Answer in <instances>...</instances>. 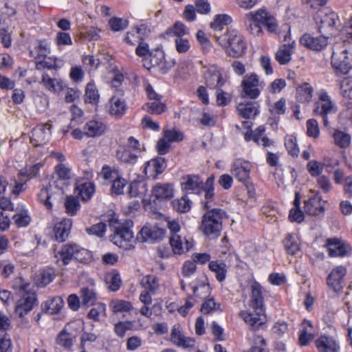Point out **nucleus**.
<instances>
[{"instance_id":"0eeeda50","label":"nucleus","mask_w":352,"mask_h":352,"mask_svg":"<svg viewBox=\"0 0 352 352\" xmlns=\"http://www.w3.org/2000/svg\"><path fill=\"white\" fill-rule=\"evenodd\" d=\"M314 21L318 32L328 37L336 32L339 20L336 12L324 8L316 12L314 15Z\"/></svg>"},{"instance_id":"393cba45","label":"nucleus","mask_w":352,"mask_h":352,"mask_svg":"<svg viewBox=\"0 0 352 352\" xmlns=\"http://www.w3.org/2000/svg\"><path fill=\"white\" fill-rule=\"evenodd\" d=\"M314 339V329L311 321L303 320L298 331V344L301 346L309 345Z\"/></svg>"},{"instance_id":"13d9d810","label":"nucleus","mask_w":352,"mask_h":352,"mask_svg":"<svg viewBox=\"0 0 352 352\" xmlns=\"http://www.w3.org/2000/svg\"><path fill=\"white\" fill-rule=\"evenodd\" d=\"M75 260L82 263H88L92 261L91 252L77 244Z\"/></svg>"},{"instance_id":"052dcab7","label":"nucleus","mask_w":352,"mask_h":352,"mask_svg":"<svg viewBox=\"0 0 352 352\" xmlns=\"http://www.w3.org/2000/svg\"><path fill=\"white\" fill-rule=\"evenodd\" d=\"M220 304L215 302L213 297L206 298L201 305L200 311L204 314H208L215 310H221Z\"/></svg>"},{"instance_id":"a18cd8bd","label":"nucleus","mask_w":352,"mask_h":352,"mask_svg":"<svg viewBox=\"0 0 352 352\" xmlns=\"http://www.w3.org/2000/svg\"><path fill=\"white\" fill-rule=\"evenodd\" d=\"M74 336L63 329L58 334L56 342L65 349H70L74 343Z\"/></svg>"},{"instance_id":"79ce46f5","label":"nucleus","mask_w":352,"mask_h":352,"mask_svg":"<svg viewBox=\"0 0 352 352\" xmlns=\"http://www.w3.org/2000/svg\"><path fill=\"white\" fill-rule=\"evenodd\" d=\"M109 307L113 313L128 312L133 308L131 302L120 299L111 300Z\"/></svg>"},{"instance_id":"774afa93","label":"nucleus","mask_w":352,"mask_h":352,"mask_svg":"<svg viewBox=\"0 0 352 352\" xmlns=\"http://www.w3.org/2000/svg\"><path fill=\"white\" fill-rule=\"evenodd\" d=\"M193 295L201 299H206L210 295L211 289L209 284H201L199 286L192 287Z\"/></svg>"},{"instance_id":"2eb2a0df","label":"nucleus","mask_w":352,"mask_h":352,"mask_svg":"<svg viewBox=\"0 0 352 352\" xmlns=\"http://www.w3.org/2000/svg\"><path fill=\"white\" fill-rule=\"evenodd\" d=\"M346 274V267L340 265L335 267L327 277L328 286L338 294L342 292L344 278Z\"/></svg>"},{"instance_id":"3c124183","label":"nucleus","mask_w":352,"mask_h":352,"mask_svg":"<svg viewBox=\"0 0 352 352\" xmlns=\"http://www.w3.org/2000/svg\"><path fill=\"white\" fill-rule=\"evenodd\" d=\"M333 139L336 145L341 148H346L349 146L351 137L347 133L341 131H336L333 133Z\"/></svg>"},{"instance_id":"6e6552de","label":"nucleus","mask_w":352,"mask_h":352,"mask_svg":"<svg viewBox=\"0 0 352 352\" xmlns=\"http://www.w3.org/2000/svg\"><path fill=\"white\" fill-rule=\"evenodd\" d=\"M318 100L315 102L314 113L322 118L323 124L328 126L329 118L337 111V107L330 96L324 89H320L318 93Z\"/></svg>"},{"instance_id":"de8ad7c7","label":"nucleus","mask_w":352,"mask_h":352,"mask_svg":"<svg viewBox=\"0 0 352 352\" xmlns=\"http://www.w3.org/2000/svg\"><path fill=\"white\" fill-rule=\"evenodd\" d=\"M314 88L309 83H304L297 89L298 99L303 102H309L313 96Z\"/></svg>"},{"instance_id":"20e7f679","label":"nucleus","mask_w":352,"mask_h":352,"mask_svg":"<svg viewBox=\"0 0 352 352\" xmlns=\"http://www.w3.org/2000/svg\"><path fill=\"white\" fill-rule=\"evenodd\" d=\"M217 41L224 47L228 56H241L246 49L243 36L236 30H231L221 36H215Z\"/></svg>"},{"instance_id":"864d4df0","label":"nucleus","mask_w":352,"mask_h":352,"mask_svg":"<svg viewBox=\"0 0 352 352\" xmlns=\"http://www.w3.org/2000/svg\"><path fill=\"white\" fill-rule=\"evenodd\" d=\"M50 52L48 45L44 41H40L34 50L30 51V55L35 59H41Z\"/></svg>"},{"instance_id":"bf43d9fd","label":"nucleus","mask_w":352,"mask_h":352,"mask_svg":"<svg viewBox=\"0 0 352 352\" xmlns=\"http://www.w3.org/2000/svg\"><path fill=\"white\" fill-rule=\"evenodd\" d=\"M127 184V181L121 175L111 183V192L112 195H120L124 193V190Z\"/></svg>"},{"instance_id":"603ef678","label":"nucleus","mask_w":352,"mask_h":352,"mask_svg":"<svg viewBox=\"0 0 352 352\" xmlns=\"http://www.w3.org/2000/svg\"><path fill=\"white\" fill-rule=\"evenodd\" d=\"M100 175L105 181L112 183L119 176H120V174L118 170L106 164L102 166Z\"/></svg>"},{"instance_id":"09e8293b","label":"nucleus","mask_w":352,"mask_h":352,"mask_svg":"<svg viewBox=\"0 0 352 352\" xmlns=\"http://www.w3.org/2000/svg\"><path fill=\"white\" fill-rule=\"evenodd\" d=\"M143 109L149 113L160 115L166 111V105L159 101L147 102L143 106Z\"/></svg>"},{"instance_id":"dca6fc26","label":"nucleus","mask_w":352,"mask_h":352,"mask_svg":"<svg viewBox=\"0 0 352 352\" xmlns=\"http://www.w3.org/2000/svg\"><path fill=\"white\" fill-rule=\"evenodd\" d=\"M76 243H67L62 246L61 249L54 254L55 263L59 267H65L72 260H75Z\"/></svg>"},{"instance_id":"a19ab883","label":"nucleus","mask_w":352,"mask_h":352,"mask_svg":"<svg viewBox=\"0 0 352 352\" xmlns=\"http://www.w3.org/2000/svg\"><path fill=\"white\" fill-rule=\"evenodd\" d=\"M241 315L245 323L252 327H258L263 323L261 316L264 314H258V311L248 312L241 311Z\"/></svg>"},{"instance_id":"49530a36","label":"nucleus","mask_w":352,"mask_h":352,"mask_svg":"<svg viewBox=\"0 0 352 352\" xmlns=\"http://www.w3.org/2000/svg\"><path fill=\"white\" fill-rule=\"evenodd\" d=\"M100 95L94 84L89 82L87 85L85 94L86 103L96 104L98 102Z\"/></svg>"},{"instance_id":"9d476101","label":"nucleus","mask_w":352,"mask_h":352,"mask_svg":"<svg viewBox=\"0 0 352 352\" xmlns=\"http://www.w3.org/2000/svg\"><path fill=\"white\" fill-rule=\"evenodd\" d=\"M252 164L249 161L242 158L235 159L231 164L230 173L234 178L247 187L250 184V174Z\"/></svg>"},{"instance_id":"ea45409f","label":"nucleus","mask_w":352,"mask_h":352,"mask_svg":"<svg viewBox=\"0 0 352 352\" xmlns=\"http://www.w3.org/2000/svg\"><path fill=\"white\" fill-rule=\"evenodd\" d=\"M82 306H93L97 301V294L92 288L83 287L80 291Z\"/></svg>"},{"instance_id":"2f4dec72","label":"nucleus","mask_w":352,"mask_h":352,"mask_svg":"<svg viewBox=\"0 0 352 352\" xmlns=\"http://www.w3.org/2000/svg\"><path fill=\"white\" fill-rule=\"evenodd\" d=\"M258 104L257 102H250L247 103H239L237 106L239 114L243 118H254L258 113Z\"/></svg>"},{"instance_id":"338daca9","label":"nucleus","mask_w":352,"mask_h":352,"mask_svg":"<svg viewBox=\"0 0 352 352\" xmlns=\"http://www.w3.org/2000/svg\"><path fill=\"white\" fill-rule=\"evenodd\" d=\"M187 33L186 25L179 21L176 22L172 28L167 30L166 34L182 38Z\"/></svg>"},{"instance_id":"b1692460","label":"nucleus","mask_w":352,"mask_h":352,"mask_svg":"<svg viewBox=\"0 0 352 352\" xmlns=\"http://www.w3.org/2000/svg\"><path fill=\"white\" fill-rule=\"evenodd\" d=\"M72 226V221L70 219H63L54 225L53 233L56 241L59 242L65 241L70 234Z\"/></svg>"},{"instance_id":"412c9836","label":"nucleus","mask_w":352,"mask_h":352,"mask_svg":"<svg viewBox=\"0 0 352 352\" xmlns=\"http://www.w3.org/2000/svg\"><path fill=\"white\" fill-rule=\"evenodd\" d=\"M165 231L156 226H144L138 232L136 239L140 242H155L163 239Z\"/></svg>"},{"instance_id":"1a4fd4ad","label":"nucleus","mask_w":352,"mask_h":352,"mask_svg":"<svg viewBox=\"0 0 352 352\" xmlns=\"http://www.w3.org/2000/svg\"><path fill=\"white\" fill-rule=\"evenodd\" d=\"M132 226V221L126 220L123 223L116 227L114 234L111 236V241L113 243L126 250L133 248V233L131 230Z\"/></svg>"},{"instance_id":"423d86ee","label":"nucleus","mask_w":352,"mask_h":352,"mask_svg":"<svg viewBox=\"0 0 352 352\" xmlns=\"http://www.w3.org/2000/svg\"><path fill=\"white\" fill-rule=\"evenodd\" d=\"M141 153L139 141L131 136L126 143L119 146L116 157L121 163L132 165L137 162Z\"/></svg>"},{"instance_id":"e2e57ef3","label":"nucleus","mask_w":352,"mask_h":352,"mask_svg":"<svg viewBox=\"0 0 352 352\" xmlns=\"http://www.w3.org/2000/svg\"><path fill=\"white\" fill-rule=\"evenodd\" d=\"M231 21L230 17L227 14H218L215 16L214 21L211 22L210 27L217 31L223 29V26Z\"/></svg>"},{"instance_id":"6e6d98bb","label":"nucleus","mask_w":352,"mask_h":352,"mask_svg":"<svg viewBox=\"0 0 352 352\" xmlns=\"http://www.w3.org/2000/svg\"><path fill=\"white\" fill-rule=\"evenodd\" d=\"M105 281L109 289L112 292L118 290L122 283L120 275L113 272L106 276Z\"/></svg>"},{"instance_id":"473e14b6","label":"nucleus","mask_w":352,"mask_h":352,"mask_svg":"<svg viewBox=\"0 0 352 352\" xmlns=\"http://www.w3.org/2000/svg\"><path fill=\"white\" fill-rule=\"evenodd\" d=\"M64 302L59 296H54L49 298L42 304V309L49 314H56L58 313L63 306Z\"/></svg>"},{"instance_id":"39448f33","label":"nucleus","mask_w":352,"mask_h":352,"mask_svg":"<svg viewBox=\"0 0 352 352\" xmlns=\"http://www.w3.org/2000/svg\"><path fill=\"white\" fill-rule=\"evenodd\" d=\"M331 64L337 75L346 74L352 69V53L344 43L334 45Z\"/></svg>"},{"instance_id":"ddd939ff","label":"nucleus","mask_w":352,"mask_h":352,"mask_svg":"<svg viewBox=\"0 0 352 352\" xmlns=\"http://www.w3.org/2000/svg\"><path fill=\"white\" fill-rule=\"evenodd\" d=\"M329 255L331 257L344 256L352 253V248L349 244L338 238H330L327 240Z\"/></svg>"},{"instance_id":"f257e3e1","label":"nucleus","mask_w":352,"mask_h":352,"mask_svg":"<svg viewBox=\"0 0 352 352\" xmlns=\"http://www.w3.org/2000/svg\"><path fill=\"white\" fill-rule=\"evenodd\" d=\"M12 288L17 298L14 313L19 318H22L38 305L36 294L33 286L21 277L15 280Z\"/></svg>"},{"instance_id":"c03bdc74","label":"nucleus","mask_w":352,"mask_h":352,"mask_svg":"<svg viewBox=\"0 0 352 352\" xmlns=\"http://www.w3.org/2000/svg\"><path fill=\"white\" fill-rule=\"evenodd\" d=\"M285 146L288 153L292 157H298L300 149L297 138L294 135H287L285 138Z\"/></svg>"},{"instance_id":"37998d69","label":"nucleus","mask_w":352,"mask_h":352,"mask_svg":"<svg viewBox=\"0 0 352 352\" xmlns=\"http://www.w3.org/2000/svg\"><path fill=\"white\" fill-rule=\"evenodd\" d=\"M191 201L186 195L182 196L179 199H174L172 201L173 209L179 213H186L190 210Z\"/></svg>"},{"instance_id":"c85d7f7f","label":"nucleus","mask_w":352,"mask_h":352,"mask_svg":"<svg viewBox=\"0 0 352 352\" xmlns=\"http://www.w3.org/2000/svg\"><path fill=\"white\" fill-rule=\"evenodd\" d=\"M166 168V162L164 157H158L151 160L147 162L145 167L146 174L149 173L151 177H155L161 174Z\"/></svg>"},{"instance_id":"c9c22d12","label":"nucleus","mask_w":352,"mask_h":352,"mask_svg":"<svg viewBox=\"0 0 352 352\" xmlns=\"http://www.w3.org/2000/svg\"><path fill=\"white\" fill-rule=\"evenodd\" d=\"M41 82L47 89L53 92H59L63 90L65 87V84L62 80L51 78L47 74H43Z\"/></svg>"},{"instance_id":"f03ea898","label":"nucleus","mask_w":352,"mask_h":352,"mask_svg":"<svg viewBox=\"0 0 352 352\" xmlns=\"http://www.w3.org/2000/svg\"><path fill=\"white\" fill-rule=\"evenodd\" d=\"M201 204L207 211L203 214L198 229L208 239H216L221 235L223 221L227 219V214L221 208H211L210 201Z\"/></svg>"},{"instance_id":"0e129e2a","label":"nucleus","mask_w":352,"mask_h":352,"mask_svg":"<svg viewBox=\"0 0 352 352\" xmlns=\"http://www.w3.org/2000/svg\"><path fill=\"white\" fill-rule=\"evenodd\" d=\"M164 137L171 142H178L184 139V134L177 129H166L163 131Z\"/></svg>"},{"instance_id":"4c0bfd02","label":"nucleus","mask_w":352,"mask_h":352,"mask_svg":"<svg viewBox=\"0 0 352 352\" xmlns=\"http://www.w3.org/2000/svg\"><path fill=\"white\" fill-rule=\"evenodd\" d=\"M140 285L144 289V291L155 294L160 288L159 279L156 276L147 275L142 278Z\"/></svg>"},{"instance_id":"4468645a","label":"nucleus","mask_w":352,"mask_h":352,"mask_svg":"<svg viewBox=\"0 0 352 352\" xmlns=\"http://www.w3.org/2000/svg\"><path fill=\"white\" fill-rule=\"evenodd\" d=\"M149 62L151 65L146 68L148 69H155L162 74L168 73L175 64V61L173 59H165L164 54L162 52L151 54Z\"/></svg>"},{"instance_id":"680f3d73","label":"nucleus","mask_w":352,"mask_h":352,"mask_svg":"<svg viewBox=\"0 0 352 352\" xmlns=\"http://www.w3.org/2000/svg\"><path fill=\"white\" fill-rule=\"evenodd\" d=\"M12 219L15 225L19 227H25L30 223L31 218L27 211L22 210L13 215Z\"/></svg>"},{"instance_id":"5701e85b","label":"nucleus","mask_w":352,"mask_h":352,"mask_svg":"<svg viewBox=\"0 0 352 352\" xmlns=\"http://www.w3.org/2000/svg\"><path fill=\"white\" fill-rule=\"evenodd\" d=\"M327 36L322 34L315 37L310 34H305L300 38V42L302 45L310 50L320 51L327 45Z\"/></svg>"},{"instance_id":"7ed1b4c3","label":"nucleus","mask_w":352,"mask_h":352,"mask_svg":"<svg viewBox=\"0 0 352 352\" xmlns=\"http://www.w3.org/2000/svg\"><path fill=\"white\" fill-rule=\"evenodd\" d=\"M214 176L210 175L204 183L199 175H186L182 177L181 186L184 191L199 193L201 190L205 192L206 201H212L214 197Z\"/></svg>"},{"instance_id":"a211bd4d","label":"nucleus","mask_w":352,"mask_h":352,"mask_svg":"<svg viewBox=\"0 0 352 352\" xmlns=\"http://www.w3.org/2000/svg\"><path fill=\"white\" fill-rule=\"evenodd\" d=\"M170 341L173 344L183 349H191L195 345L194 338L185 336L181 329L179 324H175L170 333Z\"/></svg>"},{"instance_id":"c756f323","label":"nucleus","mask_w":352,"mask_h":352,"mask_svg":"<svg viewBox=\"0 0 352 352\" xmlns=\"http://www.w3.org/2000/svg\"><path fill=\"white\" fill-rule=\"evenodd\" d=\"M170 243L175 254H182L188 252L192 246L191 241L182 239L178 234H173L170 238Z\"/></svg>"},{"instance_id":"5fc2aeb1","label":"nucleus","mask_w":352,"mask_h":352,"mask_svg":"<svg viewBox=\"0 0 352 352\" xmlns=\"http://www.w3.org/2000/svg\"><path fill=\"white\" fill-rule=\"evenodd\" d=\"M106 306L104 303H98L96 307L90 309L87 318L95 322H99L100 316H105Z\"/></svg>"},{"instance_id":"4be33fe9","label":"nucleus","mask_w":352,"mask_h":352,"mask_svg":"<svg viewBox=\"0 0 352 352\" xmlns=\"http://www.w3.org/2000/svg\"><path fill=\"white\" fill-rule=\"evenodd\" d=\"M318 352H340V346L336 338L331 336L321 335L315 341Z\"/></svg>"},{"instance_id":"69168bd1","label":"nucleus","mask_w":352,"mask_h":352,"mask_svg":"<svg viewBox=\"0 0 352 352\" xmlns=\"http://www.w3.org/2000/svg\"><path fill=\"white\" fill-rule=\"evenodd\" d=\"M341 94L352 100V77L344 78L340 84Z\"/></svg>"},{"instance_id":"f3484780","label":"nucleus","mask_w":352,"mask_h":352,"mask_svg":"<svg viewBox=\"0 0 352 352\" xmlns=\"http://www.w3.org/2000/svg\"><path fill=\"white\" fill-rule=\"evenodd\" d=\"M206 70L204 72V76L206 84L211 88L221 87L226 82V79L218 67L214 65H209L208 67L203 66Z\"/></svg>"},{"instance_id":"9b49d317","label":"nucleus","mask_w":352,"mask_h":352,"mask_svg":"<svg viewBox=\"0 0 352 352\" xmlns=\"http://www.w3.org/2000/svg\"><path fill=\"white\" fill-rule=\"evenodd\" d=\"M258 23L265 27L270 33L276 32L278 23L276 18L265 8L249 12Z\"/></svg>"},{"instance_id":"e433bc0d","label":"nucleus","mask_w":352,"mask_h":352,"mask_svg":"<svg viewBox=\"0 0 352 352\" xmlns=\"http://www.w3.org/2000/svg\"><path fill=\"white\" fill-rule=\"evenodd\" d=\"M208 268L215 274V277L219 282H223L226 277L227 266L221 261H212L208 264Z\"/></svg>"},{"instance_id":"7c9ffc66","label":"nucleus","mask_w":352,"mask_h":352,"mask_svg":"<svg viewBox=\"0 0 352 352\" xmlns=\"http://www.w3.org/2000/svg\"><path fill=\"white\" fill-rule=\"evenodd\" d=\"M109 113L115 117H122L126 111L125 100L120 96H113L109 101Z\"/></svg>"},{"instance_id":"6ab92c4d","label":"nucleus","mask_w":352,"mask_h":352,"mask_svg":"<svg viewBox=\"0 0 352 352\" xmlns=\"http://www.w3.org/2000/svg\"><path fill=\"white\" fill-rule=\"evenodd\" d=\"M250 306L254 311H258V314H264V298L261 286L257 282L251 285Z\"/></svg>"},{"instance_id":"4d7b16f0","label":"nucleus","mask_w":352,"mask_h":352,"mask_svg":"<svg viewBox=\"0 0 352 352\" xmlns=\"http://www.w3.org/2000/svg\"><path fill=\"white\" fill-rule=\"evenodd\" d=\"M109 25L112 31L120 32L127 28L129 21L123 18L112 17L109 20Z\"/></svg>"},{"instance_id":"8fccbe9b","label":"nucleus","mask_w":352,"mask_h":352,"mask_svg":"<svg viewBox=\"0 0 352 352\" xmlns=\"http://www.w3.org/2000/svg\"><path fill=\"white\" fill-rule=\"evenodd\" d=\"M78 195L82 201H87L91 199L95 192V186L93 183L86 182L78 187Z\"/></svg>"},{"instance_id":"72a5a7b5","label":"nucleus","mask_w":352,"mask_h":352,"mask_svg":"<svg viewBox=\"0 0 352 352\" xmlns=\"http://www.w3.org/2000/svg\"><path fill=\"white\" fill-rule=\"evenodd\" d=\"M153 195L157 199H170L173 197V186L168 184H159L154 186Z\"/></svg>"},{"instance_id":"bb28decb","label":"nucleus","mask_w":352,"mask_h":352,"mask_svg":"<svg viewBox=\"0 0 352 352\" xmlns=\"http://www.w3.org/2000/svg\"><path fill=\"white\" fill-rule=\"evenodd\" d=\"M295 49V41H288L287 43L280 45L276 53L275 58L280 65H286L292 60V56Z\"/></svg>"},{"instance_id":"cd10ccee","label":"nucleus","mask_w":352,"mask_h":352,"mask_svg":"<svg viewBox=\"0 0 352 352\" xmlns=\"http://www.w3.org/2000/svg\"><path fill=\"white\" fill-rule=\"evenodd\" d=\"M106 129L107 126L102 122L96 120L87 122L83 127L85 135L91 138L102 135Z\"/></svg>"},{"instance_id":"58836bf2","label":"nucleus","mask_w":352,"mask_h":352,"mask_svg":"<svg viewBox=\"0 0 352 352\" xmlns=\"http://www.w3.org/2000/svg\"><path fill=\"white\" fill-rule=\"evenodd\" d=\"M247 30L254 36H261L263 34L262 26L254 20V17L249 12L245 14Z\"/></svg>"},{"instance_id":"f8f14e48","label":"nucleus","mask_w":352,"mask_h":352,"mask_svg":"<svg viewBox=\"0 0 352 352\" xmlns=\"http://www.w3.org/2000/svg\"><path fill=\"white\" fill-rule=\"evenodd\" d=\"M259 80L257 75L252 74L246 75L241 82V97L256 99L261 93L259 89Z\"/></svg>"},{"instance_id":"a878e982","label":"nucleus","mask_w":352,"mask_h":352,"mask_svg":"<svg viewBox=\"0 0 352 352\" xmlns=\"http://www.w3.org/2000/svg\"><path fill=\"white\" fill-rule=\"evenodd\" d=\"M304 209L309 215H318L324 211V206L322 204V196L316 193L305 201Z\"/></svg>"},{"instance_id":"f704fd0d","label":"nucleus","mask_w":352,"mask_h":352,"mask_svg":"<svg viewBox=\"0 0 352 352\" xmlns=\"http://www.w3.org/2000/svg\"><path fill=\"white\" fill-rule=\"evenodd\" d=\"M285 251L290 255H294L300 250V241L294 234H289L283 241Z\"/></svg>"},{"instance_id":"aec40b11","label":"nucleus","mask_w":352,"mask_h":352,"mask_svg":"<svg viewBox=\"0 0 352 352\" xmlns=\"http://www.w3.org/2000/svg\"><path fill=\"white\" fill-rule=\"evenodd\" d=\"M52 124L45 123L36 126L32 131L30 142L34 146L45 144L51 136Z\"/></svg>"}]
</instances>
